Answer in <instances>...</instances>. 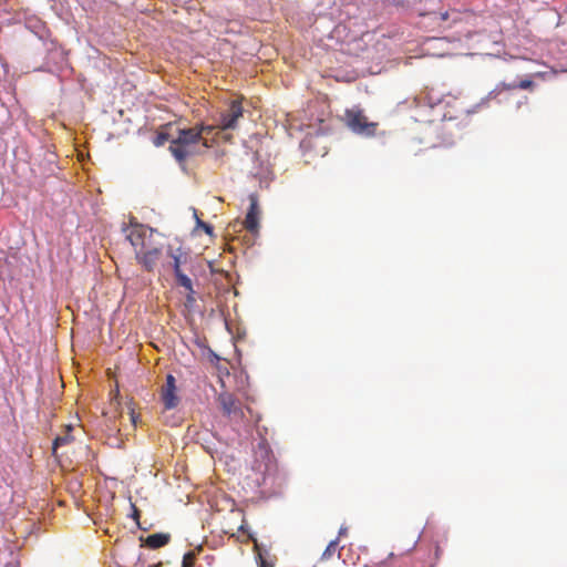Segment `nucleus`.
Instances as JSON below:
<instances>
[{
	"instance_id": "obj_1",
	"label": "nucleus",
	"mask_w": 567,
	"mask_h": 567,
	"mask_svg": "<svg viewBox=\"0 0 567 567\" xmlns=\"http://www.w3.org/2000/svg\"><path fill=\"white\" fill-rule=\"evenodd\" d=\"M427 14L433 16V20L443 30L455 29L458 39L462 37L470 38L475 33L477 16L471 10L450 9L439 13L429 12Z\"/></svg>"
},
{
	"instance_id": "obj_2",
	"label": "nucleus",
	"mask_w": 567,
	"mask_h": 567,
	"mask_svg": "<svg viewBox=\"0 0 567 567\" xmlns=\"http://www.w3.org/2000/svg\"><path fill=\"white\" fill-rule=\"evenodd\" d=\"M199 138V131L189 128L178 130L177 136L171 140L169 152L178 164L184 165L188 158L205 152Z\"/></svg>"
},
{
	"instance_id": "obj_3",
	"label": "nucleus",
	"mask_w": 567,
	"mask_h": 567,
	"mask_svg": "<svg viewBox=\"0 0 567 567\" xmlns=\"http://www.w3.org/2000/svg\"><path fill=\"white\" fill-rule=\"evenodd\" d=\"M217 402L223 411V414L229 419V421L238 426H246L245 410L238 399L233 393L221 392L217 398Z\"/></svg>"
},
{
	"instance_id": "obj_4",
	"label": "nucleus",
	"mask_w": 567,
	"mask_h": 567,
	"mask_svg": "<svg viewBox=\"0 0 567 567\" xmlns=\"http://www.w3.org/2000/svg\"><path fill=\"white\" fill-rule=\"evenodd\" d=\"M344 118L348 127L357 134L373 136L377 132L378 123L369 122L368 117L360 109L347 110Z\"/></svg>"
},
{
	"instance_id": "obj_5",
	"label": "nucleus",
	"mask_w": 567,
	"mask_h": 567,
	"mask_svg": "<svg viewBox=\"0 0 567 567\" xmlns=\"http://www.w3.org/2000/svg\"><path fill=\"white\" fill-rule=\"evenodd\" d=\"M126 239L133 246L135 254L137 250H144L148 246H154V229L142 224H134L124 228Z\"/></svg>"
},
{
	"instance_id": "obj_6",
	"label": "nucleus",
	"mask_w": 567,
	"mask_h": 567,
	"mask_svg": "<svg viewBox=\"0 0 567 567\" xmlns=\"http://www.w3.org/2000/svg\"><path fill=\"white\" fill-rule=\"evenodd\" d=\"M244 109L240 100H233L227 110L220 113L218 127L220 131L234 130L238 120L243 117Z\"/></svg>"
},
{
	"instance_id": "obj_7",
	"label": "nucleus",
	"mask_w": 567,
	"mask_h": 567,
	"mask_svg": "<svg viewBox=\"0 0 567 567\" xmlns=\"http://www.w3.org/2000/svg\"><path fill=\"white\" fill-rule=\"evenodd\" d=\"M162 257V248L155 244L154 246H148L144 250H137L135 254V258L137 264L143 267L144 270L151 272L155 269L157 262Z\"/></svg>"
},
{
	"instance_id": "obj_8",
	"label": "nucleus",
	"mask_w": 567,
	"mask_h": 567,
	"mask_svg": "<svg viewBox=\"0 0 567 567\" xmlns=\"http://www.w3.org/2000/svg\"><path fill=\"white\" fill-rule=\"evenodd\" d=\"M161 398L166 410L175 409L178 405L176 379L173 374L166 375V382L161 390Z\"/></svg>"
},
{
	"instance_id": "obj_9",
	"label": "nucleus",
	"mask_w": 567,
	"mask_h": 567,
	"mask_svg": "<svg viewBox=\"0 0 567 567\" xmlns=\"http://www.w3.org/2000/svg\"><path fill=\"white\" fill-rule=\"evenodd\" d=\"M534 85L532 80H523L518 84H502L501 86H497L493 91H491L482 101L477 104V107L487 106L488 103L493 100H497V103L502 102V99H499L504 91H509L514 89H530Z\"/></svg>"
},
{
	"instance_id": "obj_10",
	"label": "nucleus",
	"mask_w": 567,
	"mask_h": 567,
	"mask_svg": "<svg viewBox=\"0 0 567 567\" xmlns=\"http://www.w3.org/2000/svg\"><path fill=\"white\" fill-rule=\"evenodd\" d=\"M249 202H250V205H249V209L246 215L244 225L248 231L255 234L259 229V213H260L259 207H258L257 196L250 195Z\"/></svg>"
},
{
	"instance_id": "obj_11",
	"label": "nucleus",
	"mask_w": 567,
	"mask_h": 567,
	"mask_svg": "<svg viewBox=\"0 0 567 567\" xmlns=\"http://www.w3.org/2000/svg\"><path fill=\"white\" fill-rule=\"evenodd\" d=\"M171 258L173 259V270L176 278L177 286H189V277L182 271V264L185 262L186 255L181 252V249H177V252H169Z\"/></svg>"
},
{
	"instance_id": "obj_12",
	"label": "nucleus",
	"mask_w": 567,
	"mask_h": 567,
	"mask_svg": "<svg viewBox=\"0 0 567 567\" xmlns=\"http://www.w3.org/2000/svg\"><path fill=\"white\" fill-rule=\"evenodd\" d=\"M171 540L169 534L157 533L148 535L145 539V545L152 549H156L167 545Z\"/></svg>"
},
{
	"instance_id": "obj_13",
	"label": "nucleus",
	"mask_w": 567,
	"mask_h": 567,
	"mask_svg": "<svg viewBox=\"0 0 567 567\" xmlns=\"http://www.w3.org/2000/svg\"><path fill=\"white\" fill-rule=\"evenodd\" d=\"M194 130L199 131V138L203 142V146L205 148L212 147V143H209L207 136L213 134L216 128H219L218 125H204V124H196L193 126Z\"/></svg>"
},
{
	"instance_id": "obj_14",
	"label": "nucleus",
	"mask_w": 567,
	"mask_h": 567,
	"mask_svg": "<svg viewBox=\"0 0 567 567\" xmlns=\"http://www.w3.org/2000/svg\"><path fill=\"white\" fill-rule=\"evenodd\" d=\"M255 550L257 551L258 565L259 567H274L275 561L272 559H268L261 551L257 543H255Z\"/></svg>"
},
{
	"instance_id": "obj_15",
	"label": "nucleus",
	"mask_w": 567,
	"mask_h": 567,
	"mask_svg": "<svg viewBox=\"0 0 567 567\" xmlns=\"http://www.w3.org/2000/svg\"><path fill=\"white\" fill-rule=\"evenodd\" d=\"M186 291V305L193 306L196 302L195 290L193 288V281L189 278V286H181Z\"/></svg>"
},
{
	"instance_id": "obj_16",
	"label": "nucleus",
	"mask_w": 567,
	"mask_h": 567,
	"mask_svg": "<svg viewBox=\"0 0 567 567\" xmlns=\"http://www.w3.org/2000/svg\"><path fill=\"white\" fill-rule=\"evenodd\" d=\"M72 437L66 434V435H63V436H56L53 441V445H52V452L53 454H55L56 452V449L59 446H62V445H65V444H69L71 442Z\"/></svg>"
},
{
	"instance_id": "obj_17",
	"label": "nucleus",
	"mask_w": 567,
	"mask_h": 567,
	"mask_svg": "<svg viewBox=\"0 0 567 567\" xmlns=\"http://www.w3.org/2000/svg\"><path fill=\"white\" fill-rule=\"evenodd\" d=\"M339 543V537L331 540L322 554V559H329L334 553Z\"/></svg>"
},
{
	"instance_id": "obj_18",
	"label": "nucleus",
	"mask_w": 567,
	"mask_h": 567,
	"mask_svg": "<svg viewBox=\"0 0 567 567\" xmlns=\"http://www.w3.org/2000/svg\"><path fill=\"white\" fill-rule=\"evenodd\" d=\"M167 141H169V135L164 132H159L153 140L155 146H163Z\"/></svg>"
},
{
	"instance_id": "obj_19",
	"label": "nucleus",
	"mask_w": 567,
	"mask_h": 567,
	"mask_svg": "<svg viewBox=\"0 0 567 567\" xmlns=\"http://www.w3.org/2000/svg\"><path fill=\"white\" fill-rule=\"evenodd\" d=\"M195 565V554L193 551H188L183 557V567H194Z\"/></svg>"
},
{
	"instance_id": "obj_20",
	"label": "nucleus",
	"mask_w": 567,
	"mask_h": 567,
	"mask_svg": "<svg viewBox=\"0 0 567 567\" xmlns=\"http://www.w3.org/2000/svg\"><path fill=\"white\" fill-rule=\"evenodd\" d=\"M197 227L202 228L206 234L213 235L214 228L212 225L197 218Z\"/></svg>"
},
{
	"instance_id": "obj_21",
	"label": "nucleus",
	"mask_w": 567,
	"mask_h": 567,
	"mask_svg": "<svg viewBox=\"0 0 567 567\" xmlns=\"http://www.w3.org/2000/svg\"><path fill=\"white\" fill-rule=\"evenodd\" d=\"M394 558H395L394 554H393V553H391V554L389 555V557H388V559H386V560L381 561V563H380V564H378L375 567H389L390 561H392Z\"/></svg>"
},
{
	"instance_id": "obj_22",
	"label": "nucleus",
	"mask_w": 567,
	"mask_h": 567,
	"mask_svg": "<svg viewBox=\"0 0 567 567\" xmlns=\"http://www.w3.org/2000/svg\"><path fill=\"white\" fill-rule=\"evenodd\" d=\"M132 509H133L132 517L138 523L140 511L134 504H132Z\"/></svg>"
},
{
	"instance_id": "obj_23",
	"label": "nucleus",
	"mask_w": 567,
	"mask_h": 567,
	"mask_svg": "<svg viewBox=\"0 0 567 567\" xmlns=\"http://www.w3.org/2000/svg\"><path fill=\"white\" fill-rule=\"evenodd\" d=\"M442 116H443L444 120H453V118L457 117L456 114L451 113V112H445V113L442 114Z\"/></svg>"
},
{
	"instance_id": "obj_24",
	"label": "nucleus",
	"mask_w": 567,
	"mask_h": 567,
	"mask_svg": "<svg viewBox=\"0 0 567 567\" xmlns=\"http://www.w3.org/2000/svg\"><path fill=\"white\" fill-rule=\"evenodd\" d=\"M347 530H348L347 527H341L339 529V537L344 536L347 534Z\"/></svg>"
},
{
	"instance_id": "obj_25",
	"label": "nucleus",
	"mask_w": 567,
	"mask_h": 567,
	"mask_svg": "<svg viewBox=\"0 0 567 567\" xmlns=\"http://www.w3.org/2000/svg\"><path fill=\"white\" fill-rule=\"evenodd\" d=\"M443 103H445L446 105H449V104H450V100H446V101H445V100H439V101H437V105H442Z\"/></svg>"
},
{
	"instance_id": "obj_26",
	"label": "nucleus",
	"mask_w": 567,
	"mask_h": 567,
	"mask_svg": "<svg viewBox=\"0 0 567 567\" xmlns=\"http://www.w3.org/2000/svg\"><path fill=\"white\" fill-rule=\"evenodd\" d=\"M150 567H162L161 564L151 565Z\"/></svg>"
}]
</instances>
